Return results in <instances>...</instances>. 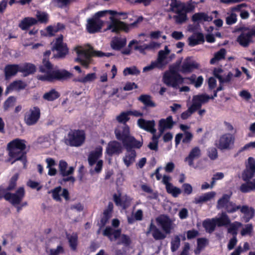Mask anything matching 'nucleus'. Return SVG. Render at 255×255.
<instances>
[{"instance_id": "62", "label": "nucleus", "mask_w": 255, "mask_h": 255, "mask_svg": "<svg viewBox=\"0 0 255 255\" xmlns=\"http://www.w3.org/2000/svg\"><path fill=\"white\" fill-rule=\"evenodd\" d=\"M241 206L236 205L235 203L230 201L226 210L227 212L232 213L240 209Z\"/></svg>"}, {"instance_id": "40", "label": "nucleus", "mask_w": 255, "mask_h": 255, "mask_svg": "<svg viewBox=\"0 0 255 255\" xmlns=\"http://www.w3.org/2000/svg\"><path fill=\"white\" fill-rule=\"evenodd\" d=\"M203 41L204 36L200 33H194L188 38L189 45L191 46L198 45Z\"/></svg>"}, {"instance_id": "44", "label": "nucleus", "mask_w": 255, "mask_h": 255, "mask_svg": "<svg viewBox=\"0 0 255 255\" xmlns=\"http://www.w3.org/2000/svg\"><path fill=\"white\" fill-rule=\"evenodd\" d=\"M247 183L243 184L240 187V190L244 193L255 190V179L249 180Z\"/></svg>"}, {"instance_id": "51", "label": "nucleus", "mask_w": 255, "mask_h": 255, "mask_svg": "<svg viewBox=\"0 0 255 255\" xmlns=\"http://www.w3.org/2000/svg\"><path fill=\"white\" fill-rule=\"evenodd\" d=\"M229 225V227L228 229V233L236 236L237 234L238 229L242 226V224L240 222H235L233 223H230Z\"/></svg>"}, {"instance_id": "16", "label": "nucleus", "mask_w": 255, "mask_h": 255, "mask_svg": "<svg viewBox=\"0 0 255 255\" xmlns=\"http://www.w3.org/2000/svg\"><path fill=\"white\" fill-rule=\"evenodd\" d=\"M67 140L71 146H80L85 140L84 133L81 130L72 131L68 134Z\"/></svg>"}, {"instance_id": "6", "label": "nucleus", "mask_w": 255, "mask_h": 255, "mask_svg": "<svg viewBox=\"0 0 255 255\" xmlns=\"http://www.w3.org/2000/svg\"><path fill=\"white\" fill-rule=\"evenodd\" d=\"M102 146H98L94 150L91 151L88 155V161L89 165L92 167L96 164L95 167L90 170L91 175L99 173L102 169L103 161L102 160H99V158L102 155Z\"/></svg>"}, {"instance_id": "25", "label": "nucleus", "mask_w": 255, "mask_h": 255, "mask_svg": "<svg viewBox=\"0 0 255 255\" xmlns=\"http://www.w3.org/2000/svg\"><path fill=\"white\" fill-rule=\"evenodd\" d=\"M199 64L191 58L188 57L183 61L180 71L183 73L191 72L193 69L198 68Z\"/></svg>"}, {"instance_id": "38", "label": "nucleus", "mask_w": 255, "mask_h": 255, "mask_svg": "<svg viewBox=\"0 0 255 255\" xmlns=\"http://www.w3.org/2000/svg\"><path fill=\"white\" fill-rule=\"evenodd\" d=\"M26 84L21 80H16L11 83L7 88L6 93L12 91H19L25 88Z\"/></svg>"}, {"instance_id": "56", "label": "nucleus", "mask_w": 255, "mask_h": 255, "mask_svg": "<svg viewBox=\"0 0 255 255\" xmlns=\"http://www.w3.org/2000/svg\"><path fill=\"white\" fill-rule=\"evenodd\" d=\"M255 173V171L246 168L242 174V178L244 181H248L254 177Z\"/></svg>"}, {"instance_id": "64", "label": "nucleus", "mask_w": 255, "mask_h": 255, "mask_svg": "<svg viewBox=\"0 0 255 255\" xmlns=\"http://www.w3.org/2000/svg\"><path fill=\"white\" fill-rule=\"evenodd\" d=\"M246 168L255 171V159L253 157H250L248 159Z\"/></svg>"}, {"instance_id": "28", "label": "nucleus", "mask_w": 255, "mask_h": 255, "mask_svg": "<svg viewBox=\"0 0 255 255\" xmlns=\"http://www.w3.org/2000/svg\"><path fill=\"white\" fill-rule=\"evenodd\" d=\"M159 131L161 135L166 129H171L174 125L172 116H168L166 119H162L159 121Z\"/></svg>"}, {"instance_id": "27", "label": "nucleus", "mask_w": 255, "mask_h": 255, "mask_svg": "<svg viewBox=\"0 0 255 255\" xmlns=\"http://www.w3.org/2000/svg\"><path fill=\"white\" fill-rule=\"evenodd\" d=\"M133 147L125 148L127 152L123 158V160L126 166L128 167L132 164L135 160L136 156V152L132 149Z\"/></svg>"}, {"instance_id": "9", "label": "nucleus", "mask_w": 255, "mask_h": 255, "mask_svg": "<svg viewBox=\"0 0 255 255\" xmlns=\"http://www.w3.org/2000/svg\"><path fill=\"white\" fill-rule=\"evenodd\" d=\"M157 225L160 227L162 231L166 234H169L175 227L174 221L168 216L161 215L156 218Z\"/></svg>"}, {"instance_id": "24", "label": "nucleus", "mask_w": 255, "mask_h": 255, "mask_svg": "<svg viewBox=\"0 0 255 255\" xmlns=\"http://www.w3.org/2000/svg\"><path fill=\"white\" fill-rule=\"evenodd\" d=\"M149 234H151L153 238L155 240H163L166 237V234L157 228V227L154 225L152 220L151 221L146 233L147 235Z\"/></svg>"}, {"instance_id": "31", "label": "nucleus", "mask_w": 255, "mask_h": 255, "mask_svg": "<svg viewBox=\"0 0 255 255\" xmlns=\"http://www.w3.org/2000/svg\"><path fill=\"white\" fill-rule=\"evenodd\" d=\"M240 210L244 215V219L246 222H249L255 215V209L252 207L244 205L240 207Z\"/></svg>"}, {"instance_id": "36", "label": "nucleus", "mask_w": 255, "mask_h": 255, "mask_svg": "<svg viewBox=\"0 0 255 255\" xmlns=\"http://www.w3.org/2000/svg\"><path fill=\"white\" fill-rule=\"evenodd\" d=\"M252 33L249 31H244L238 38V41L243 46H248L251 42Z\"/></svg>"}, {"instance_id": "54", "label": "nucleus", "mask_w": 255, "mask_h": 255, "mask_svg": "<svg viewBox=\"0 0 255 255\" xmlns=\"http://www.w3.org/2000/svg\"><path fill=\"white\" fill-rule=\"evenodd\" d=\"M203 225L206 230L209 232H213L216 226L215 222L213 221V219L211 220L205 221L203 223Z\"/></svg>"}, {"instance_id": "20", "label": "nucleus", "mask_w": 255, "mask_h": 255, "mask_svg": "<svg viewBox=\"0 0 255 255\" xmlns=\"http://www.w3.org/2000/svg\"><path fill=\"white\" fill-rule=\"evenodd\" d=\"M210 97L206 94L194 96L192 100V104L190 107L195 112L200 109L202 105L207 103Z\"/></svg>"}, {"instance_id": "10", "label": "nucleus", "mask_w": 255, "mask_h": 255, "mask_svg": "<svg viewBox=\"0 0 255 255\" xmlns=\"http://www.w3.org/2000/svg\"><path fill=\"white\" fill-rule=\"evenodd\" d=\"M7 150L8 155V158L6 160L7 162H11L12 164L16 161L22 160L24 167H25V157L22 150L8 144L7 145Z\"/></svg>"}, {"instance_id": "63", "label": "nucleus", "mask_w": 255, "mask_h": 255, "mask_svg": "<svg viewBox=\"0 0 255 255\" xmlns=\"http://www.w3.org/2000/svg\"><path fill=\"white\" fill-rule=\"evenodd\" d=\"M47 252L48 255H59L64 253V249L61 246H58L56 249H50Z\"/></svg>"}, {"instance_id": "34", "label": "nucleus", "mask_w": 255, "mask_h": 255, "mask_svg": "<svg viewBox=\"0 0 255 255\" xmlns=\"http://www.w3.org/2000/svg\"><path fill=\"white\" fill-rule=\"evenodd\" d=\"M231 194H224L218 199L217 202L216 208L218 210L224 209L226 210L230 201Z\"/></svg>"}, {"instance_id": "47", "label": "nucleus", "mask_w": 255, "mask_h": 255, "mask_svg": "<svg viewBox=\"0 0 255 255\" xmlns=\"http://www.w3.org/2000/svg\"><path fill=\"white\" fill-rule=\"evenodd\" d=\"M226 54V50L225 49H221L214 55V56L210 60L211 64H215L219 61L224 59Z\"/></svg>"}, {"instance_id": "57", "label": "nucleus", "mask_w": 255, "mask_h": 255, "mask_svg": "<svg viewBox=\"0 0 255 255\" xmlns=\"http://www.w3.org/2000/svg\"><path fill=\"white\" fill-rule=\"evenodd\" d=\"M208 241L205 239H199L197 240V248L195 250V253L198 254L200 251L207 245Z\"/></svg>"}, {"instance_id": "2", "label": "nucleus", "mask_w": 255, "mask_h": 255, "mask_svg": "<svg viewBox=\"0 0 255 255\" xmlns=\"http://www.w3.org/2000/svg\"><path fill=\"white\" fill-rule=\"evenodd\" d=\"M75 50L77 54L75 61L79 62L86 68H89V65L92 62L91 56L102 57H110L112 55L111 53H104L101 51L94 50L89 45L78 46L75 48Z\"/></svg>"}, {"instance_id": "17", "label": "nucleus", "mask_w": 255, "mask_h": 255, "mask_svg": "<svg viewBox=\"0 0 255 255\" xmlns=\"http://www.w3.org/2000/svg\"><path fill=\"white\" fill-rule=\"evenodd\" d=\"M59 169L60 173L62 176L65 177L69 176V177L63 179L64 181H70L72 182H74L75 181V178L73 176H70L74 171V167L72 166L68 167L67 163L66 161L61 160L59 163Z\"/></svg>"}, {"instance_id": "23", "label": "nucleus", "mask_w": 255, "mask_h": 255, "mask_svg": "<svg viewBox=\"0 0 255 255\" xmlns=\"http://www.w3.org/2000/svg\"><path fill=\"white\" fill-rule=\"evenodd\" d=\"M51 194L53 199L58 202L61 201V197H63L66 200H69V193L67 189H63L60 186L57 187L48 192Z\"/></svg>"}, {"instance_id": "19", "label": "nucleus", "mask_w": 255, "mask_h": 255, "mask_svg": "<svg viewBox=\"0 0 255 255\" xmlns=\"http://www.w3.org/2000/svg\"><path fill=\"white\" fill-rule=\"evenodd\" d=\"M123 144L117 140L109 142L107 146L105 153L110 156L119 155L123 152Z\"/></svg>"}, {"instance_id": "3", "label": "nucleus", "mask_w": 255, "mask_h": 255, "mask_svg": "<svg viewBox=\"0 0 255 255\" xmlns=\"http://www.w3.org/2000/svg\"><path fill=\"white\" fill-rule=\"evenodd\" d=\"M116 138L122 142L124 147H136L139 148L142 145V142L137 140L130 132L129 127L127 125L118 126L115 130Z\"/></svg>"}, {"instance_id": "33", "label": "nucleus", "mask_w": 255, "mask_h": 255, "mask_svg": "<svg viewBox=\"0 0 255 255\" xmlns=\"http://www.w3.org/2000/svg\"><path fill=\"white\" fill-rule=\"evenodd\" d=\"M213 221L218 227L227 226L231 223L229 217L225 212L222 213L218 217L213 218Z\"/></svg>"}, {"instance_id": "41", "label": "nucleus", "mask_w": 255, "mask_h": 255, "mask_svg": "<svg viewBox=\"0 0 255 255\" xmlns=\"http://www.w3.org/2000/svg\"><path fill=\"white\" fill-rule=\"evenodd\" d=\"M20 65V72L25 76L33 73L36 71L34 65L31 63H24Z\"/></svg>"}, {"instance_id": "60", "label": "nucleus", "mask_w": 255, "mask_h": 255, "mask_svg": "<svg viewBox=\"0 0 255 255\" xmlns=\"http://www.w3.org/2000/svg\"><path fill=\"white\" fill-rule=\"evenodd\" d=\"M180 245V239L179 237H175L171 242V250L174 252L178 250Z\"/></svg>"}, {"instance_id": "52", "label": "nucleus", "mask_w": 255, "mask_h": 255, "mask_svg": "<svg viewBox=\"0 0 255 255\" xmlns=\"http://www.w3.org/2000/svg\"><path fill=\"white\" fill-rule=\"evenodd\" d=\"M166 189L168 193L172 194L174 197H177L181 193V190L180 188L174 186L172 184L168 185Z\"/></svg>"}, {"instance_id": "7", "label": "nucleus", "mask_w": 255, "mask_h": 255, "mask_svg": "<svg viewBox=\"0 0 255 255\" xmlns=\"http://www.w3.org/2000/svg\"><path fill=\"white\" fill-rule=\"evenodd\" d=\"M175 56L174 54H170V50L167 46H165L164 50H160L158 52L157 58L155 60L158 65V69H163L166 65L175 58Z\"/></svg>"}, {"instance_id": "11", "label": "nucleus", "mask_w": 255, "mask_h": 255, "mask_svg": "<svg viewBox=\"0 0 255 255\" xmlns=\"http://www.w3.org/2000/svg\"><path fill=\"white\" fill-rule=\"evenodd\" d=\"M213 75L219 80L220 82V86L217 88V91L222 90L223 84L229 83L233 77L232 72H226L221 68H215L213 70Z\"/></svg>"}, {"instance_id": "35", "label": "nucleus", "mask_w": 255, "mask_h": 255, "mask_svg": "<svg viewBox=\"0 0 255 255\" xmlns=\"http://www.w3.org/2000/svg\"><path fill=\"white\" fill-rule=\"evenodd\" d=\"M37 23V20L36 19L31 17H26L20 21L18 26L22 30H26Z\"/></svg>"}, {"instance_id": "42", "label": "nucleus", "mask_w": 255, "mask_h": 255, "mask_svg": "<svg viewBox=\"0 0 255 255\" xmlns=\"http://www.w3.org/2000/svg\"><path fill=\"white\" fill-rule=\"evenodd\" d=\"M65 28V26L64 24L57 23L56 24L48 26L46 28V31L49 35L53 36L56 33L64 29Z\"/></svg>"}, {"instance_id": "4", "label": "nucleus", "mask_w": 255, "mask_h": 255, "mask_svg": "<svg viewBox=\"0 0 255 255\" xmlns=\"http://www.w3.org/2000/svg\"><path fill=\"white\" fill-rule=\"evenodd\" d=\"M116 13H117L115 12V10H104L96 12L92 17L96 20L103 21L101 19V18L104 17L108 14H110V21L108 22V26L106 30H109L112 32H118L122 30L127 32L128 30V27L126 23L113 17V15Z\"/></svg>"}, {"instance_id": "58", "label": "nucleus", "mask_w": 255, "mask_h": 255, "mask_svg": "<svg viewBox=\"0 0 255 255\" xmlns=\"http://www.w3.org/2000/svg\"><path fill=\"white\" fill-rule=\"evenodd\" d=\"M139 73V70H138L135 66L127 67L123 71V74L125 76H127L128 75H138Z\"/></svg>"}, {"instance_id": "29", "label": "nucleus", "mask_w": 255, "mask_h": 255, "mask_svg": "<svg viewBox=\"0 0 255 255\" xmlns=\"http://www.w3.org/2000/svg\"><path fill=\"white\" fill-rule=\"evenodd\" d=\"M182 138V142L183 143H189L193 138V134L190 131L177 134L175 137L176 146H177L179 144Z\"/></svg>"}, {"instance_id": "30", "label": "nucleus", "mask_w": 255, "mask_h": 255, "mask_svg": "<svg viewBox=\"0 0 255 255\" xmlns=\"http://www.w3.org/2000/svg\"><path fill=\"white\" fill-rule=\"evenodd\" d=\"M216 195L214 191L204 193L195 198L194 203L196 204H203L214 199Z\"/></svg>"}, {"instance_id": "37", "label": "nucleus", "mask_w": 255, "mask_h": 255, "mask_svg": "<svg viewBox=\"0 0 255 255\" xmlns=\"http://www.w3.org/2000/svg\"><path fill=\"white\" fill-rule=\"evenodd\" d=\"M18 71L20 72L19 65L13 64L6 66L4 68L5 78L8 79L11 76L15 75Z\"/></svg>"}, {"instance_id": "43", "label": "nucleus", "mask_w": 255, "mask_h": 255, "mask_svg": "<svg viewBox=\"0 0 255 255\" xmlns=\"http://www.w3.org/2000/svg\"><path fill=\"white\" fill-rule=\"evenodd\" d=\"M192 20L194 22L210 21L212 20V17L208 15L204 12L196 13L194 14L192 17Z\"/></svg>"}, {"instance_id": "46", "label": "nucleus", "mask_w": 255, "mask_h": 255, "mask_svg": "<svg viewBox=\"0 0 255 255\" xmlns=\"http://www.w3.org/2000/svg\"><path fill=\"white\" fill-rule=\"evenodd\" d=\"M7 144L23 151L26 148V141L23 139L16 138L9 142Z\"/></svg>"}, {"instance_id": "45", "label": "nucleus", "mask_w": 255, "mask_h": 255, "mask_svg": "<svg viewBox=\"0 0 255 255\" xmlns=\"http://www.w3.org/2000/svg\"><path fill=\"white\" fill-rule=\"evenodd\" d=\"M138 100L146 107H155L156 106V104L152 101L150 95H141L138 98Z\"/></svg>"}, {"instance_id": "13", "label": "nucleus", "mask_w": 255, "mask_h": 255, "mask_svg": "<svg viewBox=\"0 0 255 255\" xmlns=\"http://www.w3.org/2000/svg\"><path fill=\"white\" fill-rule=\"evenodd\" d=\"M25 196V190L23 187H19L14 193L7 192L4 195V198L13 205L20 204Z\"/></svg>"}, {"instance_id": "21", "label": "nucleus", "mask_w": 255, "mask_h": 255, "mask_svg": "<svg viewBox=\"0 0 255 255\" xmlns=\"http://www.w3.org/2000/svg\"><path fill=\"white\" fill-rule=\"evenodd\" d=\"M104 24V21H99L92 17L87 20L86 28L88 32L94 33L100 31Z\"/></svg>"}, {"instance_id": "53", "label": "nucleus", "mask_w": 255, "mask_h": 255, "mask_svg": "<svg viewBox=\"0 0 255 255\" xmlns=\"http://www.w3.org/2000/svg\"><path fill=\"white\" fill-rule=\"evenodd\" d=\"M36 16L37 18L36 19L38 22H40V23H47L48 21V15L44 12L41 11H37L36 14Z\"/></svg>"}, {"instance_id": "26", "label": "nucleus", "mask_w": 255, "mask_h": 255, "mask_svg": "<svg viewBox=\"0 0 255 255\" xmlns=\"http://www.w3.org/2000/svg\"><path fill=\"white\" fill-rule=\"evenodd\" d=\"M137 124L138 126L147 131L154 134L156 132L155 128V123L154 121H146L143 119H139L137 120Z\"/></svg>"}, {"instance_id": "61", "label": "nucleus", "mask_w": 255, "mask_h": 255, "mask_svg": "<svg viewBox=\"0 0 255 255\" xmlns=\"http://www.w3.org/2000/svg\"><path fill=\"white\" fill-rule=\"evenodd\" d=\"M129 114L128 111L121 113L116 118L117 120L121 123H126L129 120Z\"/></svg>"}, {"instance_id": "59", "label": "nucleus", "mask_w": 255, "mask_h": 255, "mask_svg": "<svg viewBox=\"0 0 255 255\" xmlns=\"http://www.w3.org/2000/svg\"><path fill=\"white\" fill-rule=\"evenodd\" d=\"M76 0H55L54 3L59 7L63 8L67 6Z\"/></svg>"}, {"instance_id": "18", "label": "nucleus", "mask_w": 255, "mask_h": 255, "mask_svg": "<svg viewBox=\"0 0 255 255\" xmlns=\"http://www.w3.org/2000/svg\"><path fill=\"white\" fill-rule=\"evenodd\" d=\"M62 35L56 38L53 42L52 50L57 51L59 57H63L68 53V49L65 43L63 42Z\"/></svg>"}, {"instance_id": "5", "label": "nucleus", "mask_w": 255, "mask_h": 255, "mask_svg": "<svg viewBox=\"0 0 255 255\" xmlns=\"http://www.w3.org/2000/svg\"><path fill=\"white\" fill-rule=\"evenodd\" d=\"M193 7H186L185 4L177 0H171L170 4V11L175 14L173 16L176 23L181 24L187 20L186 11L192 10Z\"/></svg>"}, {"instance_id": "1", "label": "nucleus", "mask_w": 255, "mask_h": 255, "mask_svg": "<svg viewBox=\"0 0 255 255\" xmlns=\"http://www.w3.org/2000/svg\"><path fill=\"white\" fill-rule=\"evenodd\" d=\"M71 73L64 69L54 67L48 60L43 59L42 64L39 67L37 79L42 81L66 80L72 77Z\"/></svg>"}, {"instance_id": "8", "label": "nucleus", "mask_w": 255, "mask_h": 255, "mask_svg": "<svg viewBox=\"0 0 255 255\" xmlns=\"http://www.w3.org/2000/svg\"><path fill=\"white\" fill-rule=\"evenodd\" d=\"M121 230H114L111 227H107L104 231L103 234L107 236L110 241H115L119 239V244H128L129 243V238L125 235L121 234Z\"/></svg>"}, {"instance_id": "32", "label": "nucleus", "mask_w": 255, "mask_h": 255, "mask_svg": "<svg viewBox=\"0 0 255 255\" xmlns=\"http://www.w3.org/2000/svg\"><path fill=\"white\" fill-rule=\"evenodd\" d=\"M114 201L117 205L122 206L124 208H126L128 207L131 201V199L129 197L126 195H123L120 194L119 195H115L114 196Z\"/></svg>"}, {"instance_id": "12", "label": "nucleus", "mask_w": 255, "mask_h": 255, "mask_svg": "<svg viewBox=\"0 0 255 255\" xmlns=\"http://www.w3.org/2000/svg\"><path fill=\"white\" fill-rule=\"evenodd\" d=\"M235 142V137L230 133L222 135L216 141L217 147L221 150H227L232 148Z\"/></svg>"}, {"instance_id": "48", "label": "nucleus", "mask_w": 255, "mask_h": 255, "mask_svg": "<svg viewBox=\"0 0 255 255\" xmlns=\"http://www.w3.org/2000/svg\"><path fill=\"white\" fill-rule=\"evenodd\" d=\"M59 97V94L55 89H52L50 91L45 93L43 98L48 101H52Z\"/></svg>"}, {"instance_id": "39", "label": "nucleus", "mask_w": 255, "mask_h": 255, "mask_svg": "<svg viewBox=\"0 0 255 255\" xmlns=\"http://www.w3.org/2000/svg\"><path fill=\"white\" fill-rule=\"evenodd\" d=\"M127 40L125 38L114 37L111 42V47L115 50H120L126 44Z\"/></svg>"}, {"instance_id": "22", "label": "nucleus", "mask_w": 255, "mask_h": 255, "mask_svg": "<svg viewBox=\"0 0 255 255\" xmlns=\"http://www.w3.org/2000/svg\"><path fill=\"white\" fill-rule=\"evenodd\" d=\"M202 150L198 146H195L191 148L187 157L185 158V161L187 162L189 166H193L194 160L199 158L202 155Z\"/></svg>"}, {"instance_id": "49", "label": "nucleus", "mask_w": 255, "mask_h": 255, "mask_svg": "<svg viewBox=\"0 0 255 255\" xmlns=\"http://www.w3.org/2000/svg\"><path fill=\"white\" fill-rule=\"evenodd\" d=\"M97 78L96 74L95 73H91L85 76L79 77L77 81L83 84L90 83L94 81Z\"/></svg>"}, {"instance_id": "15", "label": "nucleus", "mask_w": 255, "mask_h": 255, "mask_svg": "<svg viewBox=\"0 0 255 255\" xmlns=\"http://www.w3.org/2000/svg\"><path fill=\"white\" fill-rule=\"evenodd\" d=\"M162 81L168 86L178 88L179 85L183 82V79L179 74H169L168 72L164 73Z\"/></svg>"}, {"instance_id": "55", "label": "nucleus", "mask_w": 255, "mask_h": 255, "mask_svg": "<svg viewBox=\"0 0 255 255\" xmlns=\"http://www.w3.org/2000/svg\"><path fill=\"white\" fill-rule=\"evenodd\" d=\"M160 135L157 136L154 134H153L152 137V141L150 142L148 147L151 150H157L158 149V140Z\"/></svg>"}, {"instance_id": "14", "label": "nucleus", "mask_w": 255, "mask_h": 255, "mask_svg": "<svg viewBox=\"0 0 255 255\" xmlns=\"http://www.w3.org/2000/svg\"><path fill=\"white\" fill-rule=\"evenodd\" d=\"M40 117V110L37 107H31L25 114L24 121L28 126L37 123Z\"/></svg>"}, {"instance_id": "50", "label": "nucleus", "mask_w": 255, "mask_h": 255, "mask_svg": "<svg viewBox=\"0 0 255 255\" xmlns=\"http://www.w3.org/2000/svg\"><path fill=\"white\" fill-rule=\"evenodd\" d=\"M70 246L73 250H75L77 246L78 237L76 234L72 233L67 235Z\"/></svg>"}]
</instances>
